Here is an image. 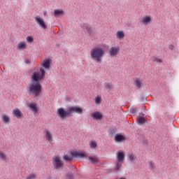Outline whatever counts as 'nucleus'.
I'll return each instance as SVG.
<instances>
[{"mask_svg": "<svg viewBox=\"0 0 179 179\" xmlns=\"http://www.w3.org/2000/svg\"><path fill=\"white\" fill-rule=\"evenodd\" d=\"M29 107L34 114L37 113V111H38V108H37V104L36 103H29Z\"/></svg>", "mask_w": 179, "mask_h": 179, "instance_id": "16", "label": "nucleus"}, {"mask_svg": "<svg viewBox=\"0 0 179 179\" xmlns=\"http://www.w3.org/2000/svg\"><path fill=\"white\" fill-rule=\"evenodd\" d=\"M128 158L129 159L130 162H134V160H135V159H136V157H135V155L134 154H130L128 156Z\"/></svg>", "mask_w": 179, "mask_h": 179, "instance_id": "30", "label": "nucleus"}, {"mask_svg": "<svg viewBox=\"0 0 179 179\" xmlns=\"http://www.w3.org/2000/svg\"><path fill=\"white\" fill-rule=\"evenodd\" d=\"M122 166V162H117L114 170H115L116 171H118L120 170V169H121V167Z\"/></svg>", "mask_w": 179, "mask_h": 179, "instance_id": "23", "label": "nucleus"}, {"mask_svg": "<svg viewBox=\"0 0 179 179\" xmlns=\"http://www.w3.org/2000/svg\"><path fill=\"white\" fill-rule=\"evenodd\" d=\"M134 85L136 86V87L141 89V87H142V81L139 78H136L134 80Z\"/></svg>", "mask_w": 179, "mask_h": 179, "instance_id": "21", "label": "nucleus"}, {"mask_svg": "<svg viewBox=\"0 0 179 179\" xmlns=\"http://www.w3.org/2000/svg\"><path fill=\"white\" fill-rule=\"evenodd\" d=\"M0 159H1V160H6V155H5V153L2 151H0Z\"/></svg>", "mask_w": 179, "mask_h": 179, "instance_id": "29", "label": "nucleus"}, {"mask_svg": "<svg viewBox=\"0 0 179 179\" xmlns=\"http://www.w3.org/2000/svg\"><path fill=\"white\" fill-rule=\"evenodd\" d=\"M169 48L171 50V51H173V50H174V45H169Z\"/></svg>", "mask_w": 179, "mask_h": 179, "instance_id": "35", "label": "nucleus"}, {"mask_svg": "<svg viewBox=\"0 0 179 179\" xmlns=\"http://www.w3.org/2000/svg\"><path fill=\"white\" fill-rule=\"evenodd\" d=\"M90 57L92 61L101 64V59L104 57V49L101 48H94L90 51Z\"/></svg>", "mask_w": 179, "mask_h": 179, "instance_id": "2", "label": "nucleus"}, {"mask_svg": "<svg viewBox=\"0 0 179 179\" xmlns=\"http://www.w3.org/2000/svg\"><path fill=\"white\" fill-rule=\"evenodd\" d=\"M92 118L93 120H101L103 118V114H101L100 112H95L91 115Z\"/></svg>", "mask_w": 179, "mask_h": 179, "instance_id": "11", "label": "nucleus"}, {"mask_svg": "<svg viewBox=\"0 0 179 179\" xmlns=\"http://www.w3.org/2000/svg\"><path fill=\"white\" fill-rule=\"evenodd\" d=\"M52 164L57 170H61V169H64V163L62 162V159L59 156H55L52 159Z\"/></svg>", "mask_w": 179, "mask_h": 179, "instance_id": "5", "label": "nucleus"}, {"mask_svg": "<svg viewBox=\"0 0 179 179\" xmlns=\"http://www.w3.org/2000/svg\"><path fill=\"white\" fill-rule=\"evenodd\" d=\"M47 15V13H44V16H46Z\"/></svg>", "mask_w": 179, "mask_h": 179, "instance_id": "40", "label": "nucleus"}, {"mask_svg": "<svg viewBox=\"0 0 179 179\" xmlns=\"http://www.w3.org/2000/svg\"><path fill=\"white\" fill-rule=\"evenodd\" d=\"M89 159L92 164H96V163H99V159L96 157H89Z\"/></svg>", "mask_w": 179, "mask_h": 179, "instance_id": "22", "label": "nucleus"}, {"mask_svg": "<svg viewBox=\"0 0 179 179\" xmlns=\"http://www.w3.org/2000/svg\"><path fill=\"white\" fill-rule=\"evenodd\" d=\"M117 38H119V40L124 39V37H125V34H124V31H117L116 34Z\"/></svg>", "mask_w": 179, "mask_h": 179, "instance_id": "20", "label": "nucleus"}, {"mask_svg": "<svg viewBox=\"0 0 179 179\" xmlns=\"http://www.w3.org/2000/svg\"><path fill=\"white\" fill-rule=\"evenodd\" d=\"M120 54V46H113L109 49V55L112 58H115Z\"/></svg>", "mask_w": 179, "mask_h": 179, "instance_id": "6", "label": "nucleus"}, {"mask_svg": "<svg viewBox=\"0 0 179 179\" xmlns=\"http://www.w3.org/2000/svg\"><path fill=\"white\" fill-rule=\"evenodd\" d=\"M117 155V162L120 163H123L125 159V152H124V151L118 152Z\"/></svg>", "mask_w": 179, "mask_h": 179, "instance_id": "10", "label": "nucleus"}, {"mask_svg": "<svg viewBox=\"0 0 179 179\" xmlns=\"http://www.w3.org/2000/svg\"><path fill=\"white\" fill-rule=\"evenodd\" d=\"M152 62H159V63H161V62H163V61L162 60V59H159V58L157 57H153L152 58Z\"/></svg>", "mask_w": 179, "mask_h": 179, "instance_id": "26", "label": "nucleus"}, {"mask_svg": "<svg viewBox=\"0 0 179 179\" xmlns=\"http://www.w3.org/2000/svg\"><path fill=\"white\" fill-rule=\"evenodd\" d=\"M87 31H90V27H87Z\"/></svg>", "mask_w": 179, "mask_h": 179, "instance_id": "37", "label": "nucleus"}, {"mask_svg": "<svg viewBox=\"0 0 179 179\" xmlns=\"http://www.w3.org/2000/svg\"><path fill=\"white\" fill-rule=\"evenodd\" d=\"M29 94H33L34 97H38L41 93V85L38 83H33L27 89Z\"/></svg>", "mask_w": 179, "mask_h": 179, "instance_id": "3", "label": "nucleus"}, {"mask_svg": "<svg viewBox=\"0 0 179 179\" xmlns=\"http://www.w3.org/2000/svg\"><path fill=\"white\" fill-rule=\"evenodd\" d=\"M105 86V89H107V90H111V87H113V86L111 85V83H106L104 84Z\"/></svg>", "mask_w": 179, "mask_h": 179, "instance_id": "27", "label": "nucleus"}, {"mask_svg": "<svg viewBox=\"0 0 179 179\" xmlns=\"http://www.w3.org/2000/svg\"><path fill=\"white\" fill-rule=\"evenodd\" d=\"M150 22H152V18L150 16H145L141 20V23L145 25L149 24Z\"/></svg>", "mask_w": 179, "mask_h": 179, "instance_id": "13", "label": "nucleus"}, {"mask_svg": "<svg viewBox=\"0 0 179 179\" xmlns=\"http://www.w3.org/2000/svg\"><path fill=\"white\" fill-rule=\"evenodd\" d=\"M71 156L73 157H77L78 159H83L84 157H87L86 152H79L78 151L72 152Z\"/></svg>", "mask_w": 179, "mask_h": 179, "instance_id": "8", "label": "nucleus"}, {"mask_svg": "<svg viewBox=\"0 0 179 179\" xmlns=\"http://www.w3.org/2000/svg\"><path fill=\"white\" fill-rule=\"evenodd\" d=\"M115 142H122V141H125V137L121 134H116L115 136Z\"/></svg>", "mask_w": 179, "mask_h": 179, "instance_id": "19", "label": "nucleus"}, {"mask_svg": "<svg viewBox=\"0 0 179 179\" xmlns=\"http://www.w3.org/2000/svg\"><path fill=\"white\" fill-rule=\"evenodd\" d=\"M35 22L44 30L47 29V24H45V22H44V19L41 18L40 15H37L35 17Z\"/></svg>", "mask_w": 179, "mask_h": 179, "instance_id": "7", "label": "nucleus"}, {"mask_svg": "<svg viewBox=\"0 0 179 179\" xmlns=\"http://www.w3.org/2000/svg\"><path fill=\"white\" fill-rule=\"evenodd\" d=\"M51 64V62L49 59H44L43 63L41 64L42 68L45 69H48L50 68V65Z\"/></svg>", "mask_w": 179, "mask_h": 179, "instance_id": "12", "label": "nucleus"}, {"mask_svg": "<svg viewBox=\"0 0 179 179\" xmlns=\"http://www.w3.org/2000/svg\"><path fill=\"white\" fill-rule=\"evenodd\" d=\"M67 177L69 179H73V176H72V174H67Z\"/></svg>", "mask_w": 179, "mask_h": 179, "instance_id": "36", "label": "nucleus"}, {"mask_svg": "<svg viewBox=\"0 0 179 179\" xmlns=\"http://www.w3.org/2000/svg\"><path fill=\"white\" fill-rule=\"evenodd\" d=\"M94 100L96 104H100L101 103V98L100 96H96Z\"/></svg>", "mask_w": 179, "mask_h": 179, "instance_id": "32", "label": "nucleus"}, {"mask_svg": "<svg viewBox=\"0 0 179 179\" xmlns=\"http://www.w3.org/2000/svg\"><path fill=\"white\" fill-rule=\"evenodd\" d=\"M119 179H127V178L122 177V178H120Z\"/></svg>", "mask_w": 179, "mask_h": 179, "instance_id": "39", "label": "nucleus"}, {"mask_svg": "<svg viewBox=\"0 0 179 179\" xmlns=\"http://www.w3.org/2000/svg\"><path fill=\"white\" fill-rule=\"evenodd\" d=\"M74 113L76 114H82V113H83V108L78 106H71L67 110H65L64 108H59L57 110V114L60 120H65V118L68 117H72Z\"/></svg>", "mask_w": 179, "mask_h": 179, "instance_id": "1", "label": "nucleus"}, {"mask_svg": "<svg viewBox=\"0 0 179 179\" xmlns=\"http://www.w3.org/2000/svg\"><path fill=\"white\" fill-rule=\"evenodd\" d=\"M46 141L48 142H52V134L48 130L45 131Z\"/></svg>", "mask_w": 179, "mask_h": 179, "instance_id": "15", "label": "nucleus"}, {"mask_svg": "<svg viewBox=\"0 0 179 179\" xmlns=\"http://www.w3.org/2000/svg\"><path fill=\"white\" fill-rule=\"evenodd\" d=\"M13 115L14 117H16V118H23V113H22V111H20V109L19 108L13 110Z\"/></svg>", "mask_w": 179, "mask_h": 179, "instance_id": "9", "label": "nucleus"}, {"mask_svg": "<svg viewBox=\"0 0 179 179\" xmlns=\"http://www.w3.org/2000/svg\"><path fill=\"white\" fill-rule=\"evenodd\" d=\"M90 146L92 149H96L97 146V143H96V141H91L90 143Z\"/></svg>", "mask_w": 179, "mask_h": 179, "instance_id": "25", "label": "nucleus"}, {"mask_svg": "<svg viewBox=\"0 0 179 179\" xmlns=\"http://www.w3.org/2000/svg\"><path fill=\"white\" fill-rule=\"evenodd\" d=\"M64 160H65V162H71V160H72L73 157L71 156H67V155H64L63 157Z\"/></svg>", "mask_w": 179, "mask_h": 179, "instance_id": "28", "label": "nucleus"}, {"mask_svg": "<svg viewBox=\"0 0 179 179\" xmlns=\"http://www.w3.org/2000/svg\"><path fill=\"white\" fill-rule=\"evenodd\" d=\"M40 72L35 71L33 73L31 76L33 83H37V82L39 80H43V79H44V76H45V70H44L43 67H41Z\"/></svg>", "mask_w": 179, "mask_h": 179, "instance_id": "4", "label": "nucleus"}, {"mask_svg": "<svg viewBox=\"0 0 179 179\" xmlns=\"http://www.w3.org/2000/svg\"><path fill=\"white\" fill-rule=\"evenodd\" d=\"M26 64H30V61L26 60Z\"/></svg>", "mask_w": 179, "mask_h": 179, "instance_id": "38", "label": "nucleus"}, {"mask_svg": "<svg viewBox=\"0 0 179 179\" xmlns=\"http://www.w3.org/2000/svg\"><path fill=\"white\" fill-rule=\"evenodd\" d=\"M26 40H27V43H33V41H34V38L31 36H27Z\"/></svg>", "mask_w": 179, "mask_h": 179, "instance_id": "31", "label": "nucleus"}, {"mask_svg": "<svg viewBox=\"0 0 179 179\" xmlns=\"http://www.w3.org/2000/svg\"><path fill=\"white\" fill-rule=\"evenodd\" d=\"M145 121H146V118L145 117H138L137 118V122H138V124H144Z\"/></svg>", "mask_w": 179, "mask_h": 179, "instance_id": "24", "label": "nucleus"}, {"mask_svg": "<svg viewBox=\"0 0 179 179\" xmlns=\"http://www.w3.org/2000/svg\"><path fill=\"white\" fill-rule=\"evenodd\" d=\"M64 10H58V9H56L54 10L53 12V15L55 16V17H58L59 16H62V15H64Z\"/></svg>", "mask_w": 179, "mask_h": 179, "instance_id": "18", "label": "nucleus"}, {"mask_svg": "<svg viewBox=\"0 0 179 179\" xmlns=\"http://www.w3.org/2000/svg\"><path fill=\"white\" fill-rule=\"evenodd\" d=\"M27 48V43L25 41H21L17 45V50H24Z\"/></svg>", "mask_w": 179, "mask_h": 179, "instance_id": "14", "label": "nucleus"}, {"mask_svg": "<svg viewBox=\"0 0 179 179\" xmlns=\"http://www.w3.org/2000/svg\"><path fill=\"white\" fill-rule=\"evenodd\" d=\"M149 164H150V168H151L152 169H155V163H153V162L150 161Z\"/></svg>", "mask_w": 179, "mask_h": 179, "instance_id": "34", "label": "nucleus"}, {"mask_svg": "<svg viewBox=\"0 0 179 179\" xmlns=\"http://www.w3.org/2000/svg\"><path fill=\"white\" fill-rule=\"evenodd\" d=\"M36 174H31V175H29V176L27 178V179H34V178H36Z\"/></svg>", "mask_w": 179, "mask_h": 179, "instance_id": "33", "label": "nucleus"}, {"mask_svg": "<svg viewBox=\"0 0 179 179\" xmlns=\"http://www.w3.org/2000/svg\"><path fill=\"white\" fill-rule=\"evenodd\" d=\"M1 121H3L4 124H9V122H10V117L6 114H3L1 116Z\"/></svg>", "mask_w": 179, "mask_h": 179, "instance_id": "17", "label": "nucleus"}]
</instances>
